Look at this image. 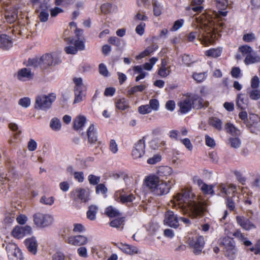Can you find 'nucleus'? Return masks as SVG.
I'll list each match as a JSON object with an SVG mask.
<instances>
[{
    "label": "nucleus",
    "mask_w": 260,
    "mask_h": 260,
    "mask_svg": "<svg viewBox=\"0 0 260 260\" xmlns=\"http://www.w3.org/2000/svg\"><path fill=\"white\" fill-rule=\"evenodd\" d=\"M260 62V56L253 55L251 54H247L244 59V62L246 65Z\"/></svg>",
    "instance_id": "nucleus-41"
},
{
    "label": "nucleus",
    "mask_w": 260,
    "mask_h": 260,
    "mask_svg": "<svg viewBox=\"0 0 260 260\" xmlns=\"http://www.w3.org/2000/svg\"><path fill=\"white\" fill-rule=\"evenodd\" d=\"M54 202V198L53 197H49L46 195L42 196L40 200V202L45 205L51 206Z\"/></svg>",
    "instance_id": "nucleus-49"
},
{
    "label": "nucleus",
    "mask_w": 260,
    "mask_h": 260,
    "mask_svg": "<svg viewBox=\"0 0 260 260\" xmlns=\"http://www.w3.org/2000/svg\"><path fill=\"white\" fill-rule=\"evenodd\" d=\"M172 172L171 167L167 166H162L158 168L157 173L160 176H167L170 175Z\"/></svg>",
    "instance_id": "nucleus-46"
},
{
    "label": "nucleus",
    "mask_w": 260,
    "mask_h": 260,
    "mask_svg": "<svg viewBox=\"0 0 260 260\" xmlns=\"http://www.w3.org/2000/svg\"><path fill=\"white\" fill-rule=\"evenodd\" d=\"M88 143L90 144H94L98 140L96 131L93 124H91L86 132Z\"/></svg>",
    "instance_id": "nucleus-18"
},
{
    "label": "nucleus",
    "mask_w": 260,
    "mask_h": 260,
    "mask_svg": "<svg viewBox=\"0 0 260 260\" xmlns=\"http://www.w3.org/2000/svg\"><path fill=\"white\" fill-rule=\"evenodd\" d=\"M124 219L123 217H120L112 220L109 224L111 227L119 228L123 224Z\"/></svg>",
    "instance_id": "nucleus-52"
},
{
    "label": "nucleus",
    "mask_w": 260,
    "mask_h": 260,
    "mask_svg": "<svg viewBox=\"0 0 260 260\" xmlns=\"http://www.w3.org/2000/svg\"><path fill=\"white\" fill-rule=\"evenodd\" d=\"M248 99L244 94L239 93L238 94L236 100L237 107L241 109H245L248 106Z\"/></svg>",
    "instance_id": "nucleus-25"
},
{
    "label": "nucleus",
    "mask_w": 260,
    "mask_h": 260,
    "mask_svg": "<svg viewBox=\"0 0 260 260\" xmlns=\"http://www.w3.org/2000/svg\"><path fill=\"white\" fill-rule=\"evenodd\" d=\"M250 251L253 252L255 254H260V240H258L254 246H252L249 249Z\"/></svg>",
    "instance_id": "nucleus-64"
},
{
    "label": "nucleus",
    "mask_w": 260,
    "mask_h": 260,
    "mask_svg": "<svg viewBox=\"0 0 260 260\" xmlns=\"http://www.w3.org/2000/svg\"><path fill=\"white\" fill-rule=\"evenodd\" d=\"M216 7L218 9V14L220 16H225L228 14L226 11L228 6L227 0H216Z\"/></svg>",
    "instance_id": "nucleus-28"
},
{
    "label": "nucleus",
    "mask_w": 260,
    "mask_h": 260,
    "mask_svg": "<svg viewBox=\"0 0 260 260\" xmlns=\"http://www.w3.org/2000/svg\"><path fill=\"white\" fill-rule=\"evenodd\" d=\"M61 126L60 121L57 118L54 117L51 120L50 126L53 131H59L60 129Z\"/></svg>",
    "instance_id": "nucleus-47"
},
{
    "label": "nucleus",
    "mask_w": 260,
    "mask_h": 260,
    "mask_svg": "<svg viewBox=\"0 0 260 260\" xmlns=\"http://www.w3.org/2000/svg\"><path fill=\"white\" fill-rule=\"evenodd\" d=\"M179 218L173 211L168 210L165 215L164 223L170 227L177 228L179 226Z\"/></svg>",
    "instance_id": "nucleus-12"
},
{
    "label": "nucleus",
    "mask_w": 260,
    "mask_h": 260,
    "mask_svg": "<svg viewBox=\"0 0 260 260\" xmlns=\"http://www.w3.org/2000/svg\"><path fill=\"white\" fill-rule=\"evenodd\" d=\"M5 249L7 251L9 258L21 251L18 246L14 243H9L6 244Z\"/></svg>",
    "instance_id": "nucleus-27"
},
{
    "label": "nucleus",
    "mask_w": 260,
    "mask_h": 260,
    "mask_svg": "<svg viewBox=\"0 0 260 260\" xmlns=\"http://www.w3.org/2000/svg\"><path fill=\"white\" fill-rule=\"evenodd\" d=\"M138 111L141 114H146L151 112L149 105H141L138 108Z\"/></svg>",
    "instance_id": "nucleus-61"
},
{
    "label": "nucleus",
    "mask_w": 260,
    "mask_h": 260,
    "mask_svg": "<svg viewBox=\"0 0 260 260\" xmlns=\"http://www.w3.org/2000/svg\"><path fill=\"white\" fill-rule=\"evenodd\" d=\"M158 49V46L155 44L147 47L140 54V58H144L152 54Z\"/></svg>",
    "instance_id": "nucleus-35"
},
{
    "label": "nucleus",
    "mask_w": 260,
    "mask_h": 260,
    "mask_svg": "<svg viewBox=\"0 0 260 260\" xmlns=\"http://www.w3.org/2000/svg\"><path fill=\"white\" fill-rule=\"evenodd\" d=\"M201 190L205 194L213 195L214 194L213 186L212 185H208L205 183L201 187Z\"/></svg>",
    "instance_id": "nucleus-51"
},
{
    "label": "nucleus",
    "mask_w": 260,
    "mask_h": 260,
    "mask_svg": "<svg viewBox=\"0 0 260 260\" xmlns=\"http://www.w3.org/2000/svg\"><path fill=\"white\" fill-rule=\"evenodd\" d=\"M86 121L84 116L79 115L76 117L73 122V127L76 131L82 129Z\"/></svg>",
    "instance_id": "nucleus-32"
},
{
    "label": "nucleus",
    "mask_w": 260,
    "mask_h": 260,
    "mask_svg": "<svg viewBox=\"0 0 260 260\" xmlns=\"http://www.w3.org/2000/svg\"><path fill=\"white\" fill-rule=\"evenodd\" d=\"M246 126L249 128L254 127L260 129V118L256 114H251L249 119L246 124Z\"/></svg>",
    "instance_id": "nucleus-30"
},
{
    "label": "nucleus",
    "mask_w": 260,
    "mask_h": 260,
    "mask_svg": "<svg viewBox=\"0 0 260 260\" xmlns=\"http://www.w3.org/2000/svg\"><path fill=\"white\" fill-rule=\"evenodd\" d=\"M249 96L251 100H258L260 99V90L256 89H253L249 92Z\"/></svg>",
    "instance_id": "nucleus-54"
},
{
    "label": "nucleus",
    "mask_w": 260,
    "mask_h": 260,
    "mask_svg": "<svg viewBox=\"0 0 260 260\" xmlns=\"http://www.w3.org/2000/svg\"><path fill=\"white\" fill-rule=\"evenodd\" d=\"M116 108L123 111L129 108V102L125 98L119 99L115 103Z\"/></svg>",
    "instance_id": "nucleus-33"
},
{
    "label": "nucleus",
    "mask_w": 260,
    "mask_h": 260,
    "mask_svg": "<svg viewBox=\"0 0 260 260\" xmlns=\"http://www.w3.org/2000/svg\"><path fill=\"white\" fill-rule=\"evenodd\" d=\"M147 86L144 84L136 85L131 87L127 91V95L131 96L138 92H142L146 89Z\"/></svg>",
    "instance_id": "nucleus-36"
},
{
    "label": "nucleus",
    "mask_w": 260,
    "mask_h": 260,
    "mask_svg": "<svg viewBox=\"0 0 260 260\" xmlns=\"http://www.w3.org/2000/svg\"><path fill=\"white\" fill-rule=\"evenodd\" d=\"M9 128L13 132H16L14 135V137L17 138V137L21 134V131L19 129L18 125L14 122H10L8 124Z\"/></svg>",
    "instance_id": "nucleus-53"
},
{
    "label": "nucleus",
    "mask_w": 260,
    "mask_h": 260,
    "mask_svg": "<svg viewBox=\"0 0 260 260\" xmlns=\"http://www.w3.org/2000/svg\"><path fill=\"white\" fill-rule=\"evenodd\" d=\"M219 245L221 247H222L224 255L229 260H235L236 258L238 255V250L233 238L225 237L220 239Z\"/></svg>",
    "instance_id": "nucleus-3"
},
{
    "label": "nucleus",
    "mask_w": 260,
    "mask_h": 260,
    "mask_svg": "<svg viewBox=\"0 0 260 260\" xmlns=\"http://www.w3.org/2000/svg\"><path fill=\"white\" fill-rule=\"evenodd\" d=\"M208 74L207 72L201 73L193 72L192 77L197 83H201L205 80Z\"/></svg>",
    "instance_id": "nucleus-40"
},
{
    "label": "nucleus",
    "mask_w": 260,
    "mask_h": 260,
    "mask_svg": "<svg viewBox=\"0 0 260 260\" xmlns=\"http://www.w3.org/2000/svg\"><path fill=\"white\" fill-rule=\"evenodd\" d=\"M40 12L39 18L41 22H46L49 17L48 9L49 6L47 3L43 2L41 3L39 7Z\"/></svg>",
    "instance_id": "nucleus-21"
},
{
    "label": "nucleus",
    "mask_w": 260,
    "mask_h": 260,
    "mask_svg": "<svg viewBox=\"0 0 260 260\" xmlns=\"http://www.w3.org/2000/svg\"><path fill=\"white\" fill-rule=\"evenodd\" d=\"M112 7V4L111 3L103 4L101 6V12L105 14H108L111 12Z\"/></svg>",
    "instance_id": "nucleus-58"
},
{
    "label": "nucleus",
    "mask_w": 260,
    "mask_h": 260,
    "mask_svg": "<svg viewBox=\"0 0 260 260\" xmlns=\"http://www.w3.org/2000/svg\"><path fill=\"white\" fill-rule=\"evenodd\" d=\"M190 100L191 107L194 110H200L207 107L202 97L198 94L187 93Z\"/></svg>",
    "instance_id": "nucleus-10"
},
{
    "label": "nucleus",
    "mask_w": 260,
    "mask_h": 260,
    "mask_svg": "<svg viewBox=\"0 0 260 260\" xmlns=\"http://www.w3.org/2000/svg\"><path fill=\"white\" fill-rule=\"evenodd\" d=\"M73 81L75 84V99L74 103H80L83 101V97L85 96L86 88L84 85L83 80L81 78L75 77L73 78Z\"/></svg>",
    "instance_id": "nucleus-6"
},
{
    "label": "nucleus",
    "mask_w": 260,
    "mask_h": 260,
    "mask_svg": "<svg viewBox=\"0 0 260 260\" xmlns=\"http://www.w3.org/2000/svg\"><path fill=\"white\" fill-rule=\"evenodd\" d=\"M66 243L74 246H82L86 244L88 242V239L86 237L83 235H77L75 236H71L65 239Z\"/></svg>",
    "instance_id": "nucleus-16"
},
{
    "label": "nucleus",
    "mask_w": 260,
    "mask_h": 260,
    "mask_svg": "<svg viewBox=\"0 0 260 260\" xmlns=\"http://www.w3.org/2000/svg\"><path fill=\"white\" fill-rule=\"evenodd\" d=\"M13 42L9 39L8 36L5 34L0 35V48L7 50L12 47Z\"/></svg>",
    "instance_id": "nucleus-24"
},
{
    "label": "nucleus",
    "mask_w": 260,
    "mask_h": 260,
    "mask_svg": "<svg viewBox=\"0 0 260 260\" xmlns=\"http://www.w3.org/2000/svg\"><path fill=\"white\" fill-rule=\"evenodd\" d=\"M17 13L15 12H10V11H6L5 12V19L7 22L9 23L12 24L15 22L17 19Z\"/></svg>",
    "instance_id": "nucleus-43"
},
{
    "label": "nucleus",
    "mask_w": 260,
    "mask_h": 260,
    "mask_svg": "<svg viewBox=\"0 0 260 260\" xmlns=\"http://www.w3.org/2000/svg\"><path fill=\"white\" fill-rule=\"evenodd\" d=\"M145 152V138L140 139L134 145L132 155L134 159L141 157Z\"/></svg>",
    "instance_id": "nucleus-11"
},
{
    "label": "nucleus",
    "mask_w": 260,
    "mask_h": 260,
    "mask_svg": "<svg viewBox=\"0 0 260 260\" xmlns=\"http://www.w3.org/2000/svg\"><path fill=\"white\" fill-rule=\"evenodd\" d=\"M196 19L200 27L197 31H191L188 34V41L193 42L198 38L205 45L214 43L217 37L215 22L209 17V15L205 14H201Z\"/></svg>",
    "instance_id": "nucleus-2"
},
{
    "label": "nucleus",
    "mask_w": 260,
    "mask_h": 260,
    "mask_svg": "<svg viewBox=\"0 0 260 260\" xmlns=\"http://www.w3.org/2000/svg\"><path fill=\"white\" fill-rule=\"evenodd\" d=\"M149 106L151 108V110L157 111L159 109V104L157 99H152L149 101Z\"/></svg>",
    "instance_id": "nucleus-62"
},
{
    "label": "nucleus",
    "mask_w": 260,
    "mask_h": 260,
    "mask_svg": "<svg viewBox=\"0 0 260 260\" xmlns=\"http://www.w3.org/2000/svg\"><path fill=\"white\" fill-rule=\"evenodd\" d=\"M27 66L34 68H38L39 67L42 69L41 57H36L32 58H29L28 59Z\"/></svg>",
    "instance_id": "nucleus-44"
},
{
    "label": "nucleus",
    "mask_w": 260,
    "mask_h": 260,
    "mask_svg": "<svg viewBox=\"0 0 260 260\" xmlns=\"http://www.w3.org/2000/svg\"><path fill=\"white\" fill-rule=\"evenodd\" d=\"M66 41H68V43L69 45H73L77 48V50H83L84 49V43L83 41L79 39L75 40L73 38H67Z\"/></svg>",
    "instance_id": "nucleus-34"
},
{
    "label": "nucleus",
    "mask_w": 260,
    "mask_h": 260,
    "mask_svg": "<svg viewBox=\"0 0 260 260\" xmlns=\"http://www.w3.org/2000/svg\"><path fill=\"white\" fill-rule=\"evenodd\" d=\"M233 235L238 239L239 242L245 246V247H249L252 245V242L248 239L245 235L240 231H237L233 234Z\"/></svg>",
    "instance_id": "nucleus-26"
},
{
    "label": "nucleus",
    "mask_w": 260,
    "mask_h": 260,
    "mask_svg": "<svg viewBox=\"0 0 260 260\" xmlns=\"http://www.w3.org/2000/svg\"><path fill=\"white\" fill-rule=\"evenodd\" d=\"M222 50V48L220 47L211 48L205 51V55L209 57L218 58L221 56Z\"/></svg>",
    "instance_id": "nucleus-31"
},
{
    "label": "nucleus",
    "mask_w": 260,
    "mask_h": 260,
    "mask_svg": "<svg viewBox=\"0 0 260 260\" xmlns=\"http://www.w3.org/2000/svg\"><path fill=\"white\" fill-rule=\"evenodd\" d=\"M114 197L115 200L123 204L131 203L135 199V195L133 193H127L124 189L116 191Z\"/></svg>",
    "instance_id": "nucleus-13"
},
{
    "label": "nucleus",
    "mask_w": 260,
    "mask_h": 260,
    "mask_svg": "<svg viewBox=\"0 0 260 260\" xmlns=\"http://www.w3.org/2000/svg\"><path fill=\"white\" fill-rule=\"evenodd\" d=\"M184 22V20L183 19H180L175 21L173 26L171 28L170 30L171 31L177 30L183 26Z\"/></svg>",
    "instance_id": "nucleus-57"
},
{
    "label": "nucleus",
    "mask_w": 260,
    "mask_h": 260,
    "mask_svg": "<svg viewBox=\"0 0 260 260\" xmlns=\"http://www.w3.org/2000/svg\"><path fill=\"white\" fill-rule=\"evenodd\" d=\"M25 245L28 251L34 255L37 252L38 243L35 237H31L26 239L24 241Z\"/></svg>",
    "instance_id": "nucleus-19"
},
{
    "label": "nucleus",
    "mask_w": 260,
    "mask_h": 260,
    "mask_svg": "<svg viewBox=\"0 0 260 260\" xmlns=\"http://www.w3.org/2000/svg\"><path fill=\"white\" fill-rule=\"evenodd\" d=\"M236 220L238 223L246 230H249L254 228V225L248 219L243 216H237Z\"/></svg>",
    "instance_id": "nucleus-29"
},
{
    "label": "nucleus",
    "mask_w": 260,
    "mask_h": 260,
    "mask_svg": "<svg viewBox=\"0 0 260 260\" xmlns=\"http://www.w3.org/2000/svg\"><path fill=\"white\" fill-rule=\"evenodd\" d=\"M56 100L55 93H51L48 95H41L36 97L35 108L36 109L46 110L50 109L52 103Z\"/></svg>",
    "instance_id": "nucleus-4"
},
{
    "label": "nucleus",
    "mask_w": 260,
    "mask_h": 260,
    "mask_svg": "<svg viewBox=\"0 0 260 260\" xmlns=\"http://www.w3.org/2000/svg\"><path fill=\"white\" fill-rule=\"evenodd\" d=\"M21 226H17L12 231V236L17 239H20L24 237Z\"/></svg>",
    "instance_id": "nucleus-50"
},
{
    "label": "nucleus",
    "mask_w": 260,
    "mask_h": 260,
    "mask_svg": "<svg viewBox=\"0 0 260 260\" xmlns=\"http://www.w3.org/2000/svg\"><path fill=\"white\" fill-rule=\"evenodd\" d=\"M117 247L124 253L127 254L132 255L139 253L138 248L134 245L121 243L117 245Z\"/></svg>",
    "instance_id": "nucleus-23"
},
{
    "label": "nucleus",
    "mask_w": 260,
    "mask_h": 260,
    "mask_svg": "<svg viewBox=\"0 0 260 260\" xmlns=\"http://www.w3.org/2000/svg\"><path fill=\"white\" fill-rule=\"evenodd\" d=\"M174 180H171L168 181L159 180L154 194L160 196L168 193L172 186L174 184Z\"/></svg>",
    "instance_id": "nucleus-9"
},
{
    "label": "nucleus",
    "mask_w": 260,
    "mask_h": 260,
    "mask_svg": "<svg viewBox=\"0 0 260 260\" xmlns=\"http://www.w3.org/2000/svg\"><path fill=\"white\" fill-rule=\"evenodd\" d=\"M98 209V207L94 205H91L89 207L88 210L87 212V217L90 220L95 219Z\"/></svg>",
    "instance_id": "nucleus-45"
},
{
    "label": "nucleus",
    "mask_w": 260,
    "mask_h": 260,
    "mask_svg": "<svg viewBox=\"0 0 260 260\" xmlns=\"http://www.w3.org/2000/svg\"><path fill=\"white\" fill-rule=\"evenodd\" d=\"M239 50L241 52L243 56L250 54L252 52V48L248 45H242L239 47Z\"/></svg>",
    "instance_id": "nucleus-55"
},
{
    "label": "nucleus",
    "mask_w": 260,
    "mask_h": 260,
    "mask_svg": "<svg viewBox=\"0 0 260 260\" xmlns=\"http://www.w3.org/2000/svg\"><path fill=\"white\" fill-rule=\"evenodd\" d=\"M172 206L183 209L192 218L202 216L207 211L208 204L205 201H199L190 191L182 189L177 193L173 200L171 201Z\"/></svg>",
    "instance_id": "nucleus-1"
},
{
    "label": "nucleus",
    "mask_w": 260,
    "mask_h": 260,
    "mask_svg": "<svg viewBox=\"0 0 260 260\" xmlns=\"http://www.w3.org/2000/svg\"><path fill=\"white\" fill-rule=\"evenodd\" d=\"M159 178L155 175H150L145 179L144 183L150 191L154 193Z\"/></svg>",
    "instance_id": "nucleus-17"
},
{
    "label": "nucleus",
    "mask_w": 260,
    "mask_h": 260,
    "mask_svg": "<svg viewBox=\"0 0 260 260\" xmlns=\"http://www.w3.org/2000/svg\"><path fill=\"white\" fill-rule=\"evenodd\" d=\"M75 201L86 202L89 200V191L87 189L78 188L72 192Z\"/></svg>",
    "instance_id": "nucleus-15"
},
{
    "label": "nucleus",
    "mask_w": 260,
    "mask_h": 260,
    "mask_svg": "<svg viewBox=\"0 0 260 260\" xmlns=\"http://www.w3.org/2000/svg\"><path fill=\"white\" fill-rule=\"evenodd\" d=\"M209 124L218 131H220L222 129V121L217 117H212L210 118L209 120Z\"/></svg>",
    "instance_id": "nucleus-39"
},
{
    "label": "nucleus",
    "mask_w": 260,
    "mask_h": 260,
    "mask_svg": "<svg viewBox=\"0 0 260 260\" xmlns=\"http://www.w3.org/2000/svg\"><path fill=\"white\" fill-rule=\"evenodd\" d=\"M177 106L179 107L178 112L181 114H186L191 110L192 108L187 93L185 98H182L178 102Z\"/></svg>",
    "instance_id": "nucleus-14"
},
{
    "label": "nucleus",
    "mask_w": 260,
    "mask_h": 260,
    "mask_svg": "<svg viewBox=\"0 0 260 260\" xmlns=\"http://www.w3.org/2000/svg\"><path fill=\"white\" fill-rule=\"evenodd\" d=\"M235 197V196L233 195L232 197H228L226 199V207L231 211H235L236 203L239 202L238 197H237L236 201H234V198Z\"/></svg>",
    "instance_id": "nucleus-42"
},
{
    "label": "nucleus",
    "mask_w": 260,
    "mask_h": 260,
    "mask_svg": "<svg viewBox=\"0 0 260 260\" xmlns=\"http://www.w3.org/2000/svg\"><path fill=\"white\" fill-rule=\"evenodd\" d=\"M188 244L192 249L193 253L196 255L200 254L205 245V240L203 236H200L189 239Z\"/></svg>",
    "instance_id": "nucleus-8"
},
{
    "label": "nucleus",
    "mask_w": 260,
    "mask_h": 260,
    "mask_svg": "<svg viewBox=\"0 0 260 260\" xmlns=\"http://www.w3.org/2000/svg\"><path fill=\"white\" fill-rule=\"evenodd\" d=\"M17 77L18 80L25 81L32 79L33 74L30 69L24 68L18 71Z\"/></svg>",
    "instance_id": "nucleus-22"
},
{
    "label": "nucleus",
    "mask_w": 260,
    "mask_h": 260,
    "mask_svg": "<svg viewBox=\"0 0 260 260\" xmlns=\"http://www.w3.org/2000/svg\"><path fill=\"white\" fill-rule=\"evenodd\" d=\"M231 147L237 148L241 145V141L238 138H230L229 139Z\"/></svg>",
    "instance_id": "nucleus-59"
},
{
    "label": "nucleus",
    "mask_w": 260,
    "mask_h": 260,
    "mask_svg": "<svg viewBox=\"0 0 260 260\" xmlns=\"http://www.w3.org/2000/svg\"><path fill=\"white\" fill-rule=\"evenodd\" d=\"M99 71L101 75L104 77H108L109 75V72L105 64L101 63L99 66Z\"/></svg>",
    "instance_id": "nucleus-63"
},
{
    "label": "nucleus",
    "mask_w": 260,
    "mask_h": 260,
    "mask_svg": "<svg viewBox=\"0 0 260 260\" xmlns=\"http://www.w3.org/2000/svg\"><path fill=\"white\" fill-rule=\"evenodd\" d=\"M219 190L225 196L231 193L235 194L237 192V186L233 184H221L218 186Z\"/></svg>",
    "instance_id": "nucleus-20"
},
{
    "label": "nucleus",
    "mask_w": 260,
    "mask_h": 260,
    "mask_svg": "<svg viewBox=\"0 0 260 260\" xmlns=\"http://www.w3.org/2000/svg\"><path fill=\"white\" fill-rule=\"evenodd\" d=\"M34 223L39 228H45L50 225L53 221V217L47 214L37 213L34 216Z\"/></svg>",
    "instance_id": "nucleus-7"
},
{
    "label": "nucleus",
    "mask_w": 260,
    "mask_h": 260,
    "mask_svg": "<svg viewBox=\"0 0 260 260\" xmlns=\"http://www.w3.org/2000/svg\"><path fill=\"white\" fill-rule=\"evenodd\" d=\"M105 213L110 218L118 217L121 215L120 213L115 208L111 206L106 208Z\"/></svg>",
    "instance_id": "nucleus-38"
},
{
    "label": "nucleus",
    "mask_w": 260,
    "mask_h": 260,
    "mask_svg": "<svg viewBox=\"0 0 260 260\" xmlns=\"http://www.w3.org/2000/svg\"><path fill=\"white\" fill-rule=\"evenodd\" d=\"M42 69H46L51 66H56L61 63V56L56 53H46L41 57Z\"/></svg>",
    "instance_id": "nucleus-5"
},
{
    "label": "nucleus",
    "mask_w": 260,
    "mask_h": 260,
    "mask_svg": "<svg viewBox=\"0 0 260 260\" xmlns=\"http://www.w3.org/2000/svg\"><path fill=\"white\" fill-rule=\"evenodd\" d=\"M225 129L228 133L233 136L237 137L240 135V131L231 123H227L225 125Z\"/></svg>",
    "instance_id": "nucleus-37"
},
{
    "label": "nucleus",
    "mask_w": 260,
    "mask_h": 260,
    "mask_svg": "<svg viewBox=\"0 0 260 260\" xmlns=\"http://www.w3.org/2000/svg\"><path fill=\"white\" fill-rule=\"evenodd\" d=\"M108 42L116 47H119L121 45V40L116 37H111L108 40Z\"/></svg>",
    "instance_id": "nucleus-60"
},
{
    "label": "nucleus",
    "mask_w": 260,
    "mask_h": 260,
    "mask_svg": "<svg viewBox=\"0 0 260 260\" xmlns=\"http://www.w3.org/2000/svg\"><path fill=\"white\" fill-rule=\"evenodd\" d=\"M219 26V31L220 32H228L231 29V25L221 21L217 24Z\"/></svg>",
    "instance_id": "nucleus-56"
},
{
    "label": "nucleus",
    "mask_w": 260,
    "mask_h": 260,
    "mask_svg": "<svg viewBox=\"0 0 260 260\" xmlns=\"http://www.w3.org/2000/svg\"><path fill=\"white\" fill-rule=\"evenodd\" d=\"M153 11L154 16L157 17L161 14L162 8L156 0L152 1Z\"/></svg>",
    "instance_id": "nucleus-48"
}]
</instances>
